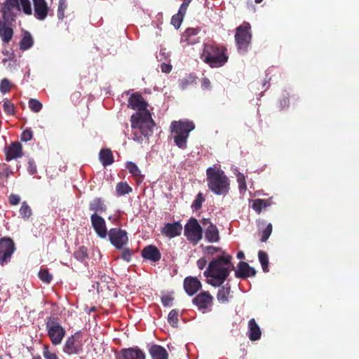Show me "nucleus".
Returning a JSON list of instances; mask_svg holds the SVG:
<instances>
[{
    "mask_svg": "<svg viewBox=\"0 0 359 359\" xmlns=\"http://www.w3.org/2000/svg\"><path fill=\"white\" fill-rule=\"evenodd\" d=\"M128 106L138 111L130 117L132 128L139 129L140 133L148 139L152 135L153 129L156 126L150 111L147 109L148 103L141 94L135 93L129 97Z\"/></svg>",
    "mask_w": 359,
    "mask_h": 359,
    "instance_id": "1",
    "label": "nucleus"
},
{
    "mask_svg": "<svg viewBox=\"0 0 359 359\" xmlns=\"http://www.w3.org/2000/svg\"><path fill=\"white\" fill-rule=\"evenodd\" d=\"M231 259L230 255H221L209 263L208 269L204 271V276L210 278L208 280L210 285L219 287L224 283L231 271L235 270Z\"/></svg>",
    "mask_w": 359,
    "mask_h": 359,
    "instance_id": "2",
    "label": "nucleus"
},
{
    "mask_svg": "<svg viewBox=\"0 0 359 359\" xmlns=\"http://www.w3.org/2000/svg\"><path fill=\"white\" fill-rule=\"evenodd\" d=\"M200 57L211 68L223 67L229 60L227 48L215 42L203 43Z\"/></svg>",
    "mask_w": 359,
    "mask_h": 359,
    "instance_id": "3",
    "label": "nucleus"
},
{
    "mask_svg": "<svg viewBox=\"0 0 359 359\" xmlns=\"http://www.w3.org/2000/svg\"><path fill=\"white\" fill-rule=\"evenodd\" d=\"M208 189L216 195H226L230 190V180L219 167L214 165L206 170Z\"/></svg>",
    "mask_w": 359,
    "mask_h": 359,
    "instance_id": "4",
    "label": "nucleus"
},
{
    "mask_svg": "<svg viewBox=\"0 0 359 359\" xmlns=\"http://www.w3.org/2000/svg\"><path fill=\"white\" fill-rule=\"evenodd\" d=\"M195 128V125L190 121H174L171 123L170 130L174 134L175 144L180 149L187 147V139L189 133Z\"/></svg>",
    "mask_w": 359,
    "mask_h": 359,
    "instance_id": "5",
    "label": "nucleus"
},
{
    "mask_svg": "<svg viewBox=\"0 0 359 359\" xmlns=\"http://www.w3.org/2000/svg\"><path fill=\"white\" fill-rule=\"evenodd\" d=\"M250 29V24L245 22L236 29L235 41L238 51L241 54H244L248 51L252 39Z\"/></svg>",
    "mask_w": 359,
    "mask_h": 359,
    "instance_id": "6",
    "label": "nucleus"
},
{
    "mask_svg": "<svg viewBox=\"0 0 359 359\" xmlns=\"http://www.w3.org/2000/svg\"><path fill=\"white\" fill-rule=\"evenodd\" d=\"M46 329L52 344L55 346L60 344L66 332L58 320L53 317L48 318Z\"/></svg>",
    "mask_w": 359,
    "mask_h": 359,
    "instance_id": "7",
    "label": "nucleus"
},
{
    "mask_svg": "<svg viewBox=\"0 0 359 359\" xmlns=\"http://www.w3.org/2000/svg\"><path fill=\"white\" fill-rule=\"evenodd\" d=\"M203 229L198 220L191 217L184 226V234L194 245H197L203 238Z\"/></svg>",
    "mask_w": 359,
    "mask_h": 359,
    "instance_id": "8",
    "label": "nucleus"
},
{
    "mask_svg": "<svg viewBox=\"0 0 359 359\" xmlns=\"http://www.w3.org/2000/svg\"><path fill=\"white\" fill-rule=\"evenodd\" d=\"M214 298L208 291L198 293L192 299V303L203 313L210 312L212 309Z\"/></svg>",
    "mask_w": 359,
    "mask_h": 359,
    "instance_id": "9",
    "label": "nucleus"
},
{
    "mask_svg": "<svg viewBox=\"0 0 359 359\" xmlns=\"http://www.w3.org/2000/svg\"><path fill=\"white\" fill-rule=\"evenodd\" d=\"M83 351L82 334L76 332L69 337L63 346V351L67 355L79 354Z\"/></svg>",
    "mask_w": 359,
    "mask_h": 359,
    "instance_id": "10",
    "label": "nucleus"
},
{
    "mask_svg": "<svg viewBox=\"0 0 359 359\" xmlns=\"http://www.w3.org/2000/svg\"><path fill=\"white\" fill-rule=\"evenodd\" d=\"M1 18L15 21L20 12L19 0H5L1 7Z\"/></svg>",
    "mask_w": 359,
    "mask_h": 359,
    "instance_id": "11",
    "label": "nucleus"
},
{
    "mask_svg": "<svg viewBox=\"0 0 359 359\" xmlns=\"http://www.w3.org/2000/svg\"><path fill=\"white\" fill-rule=\"evenodd\" d=\"M15 244L10 238L0 239V264L4 265L11 261L15 251Z\"/></svg>",
    "mask_w": 359,
    "mask_h": 359,
    "instance_id": "12",
    "label": "nucleus"
},
{
    "mask_svg": "<svg viewBox=\"0 0 359 359\" xmlns=\"http://www.w3.org/2000/svg\"><path fill=\"white\" fill-rule=\"evenodd\" d=\"M111 243L118 250L123 249L128 241L127 232L119 228H112L109 231Z\"/></svg>",
    "mask_w": 359,
    "mask_h": 359,
    "instance_id": "13",
    "label": "nucleus"
},
{
    "mask_svg": "<svg viewBox=\"0 0 359 359\" xmlns=\"http://www.w3.org/2000/svg\"><path fill=\"white\" fill-rule=\"evenodd\" d=\"M15 21L7 19H0V38L3 43H8L13 36V23Z\"/></svg>",
    "mask_w": 359,
    "mask_h": 359,
    "instance_id": "14",
    "label": "nucleus"
},
{
    "mask_svg": "<svg viewBox=\"0 0 359 359\" xmlns=\"http://www.w3.org/2000/svg\"><path fill=\"white\" fill-rule=\"evenodd\" d=\"M91 224L95 233L102 238H106L107 229L104 218L97 214L90 215Z\"/></svg>",
    "mask_w": 359,
    "mask_h": 359,
    "instance_id": "15",
    "label": "nucleus"
},
{
    "mask_svg": "<svg viewBox=\"0 0 359 359\" xmlns=\"http://www.w3.org/2000/svg\"><path fill=\"white\" fill-rule=\"evenodd\" d=\"M256 270L250 266L248 263L241 261L237 264V269L235 270V276L240 279H246L255 276Z\"/></svg>",
    "mask_w": 359,
    "mask_h": 359,
    "instance_id": "16",
    "label": "nucleus"
},
{
    "mask_svg": "<svg viewBox=\"0 0 359 359\" xmlns=\"http://www.w3.org/2000/svg\"><path fill=\"white\" fill-rule=\"evenodd\" d=\"M182 229L183 227L181 223L180 222H175L173 223H166L161 232L163 236L172 238L180 236Z\"/></svg>",
    "mask_w": 359,
    "mask_h": 359,
    "instance_id": "17",
    "label": "nucleus"
},
{
    "mask_svg": "<svg viewBox=\"0 0 359 359\" xmlns=\"http://www.w3.org/2000/svg\"><path fill=\"white\" fill-rule=\"evenodd\" d=\"M200 28H187L182 35L181 41L185 46L194 45L200 42V37L198 36Z\"/></svg>",
    "mask_w": 359,
    "mask_h": 359,
    "instance_id": "18",
    "label": "nucleus"
},
{
    "mask_svg": "<svg viewBox=\"0 0 359 359\" xmlns=\"http://www.w3.org/2000/svg\"><path fill=\"white\" fill-rule=\"evenodd\" d=\"M22 147L19 142H13L5 147L6 160L10 161L22 156Z\"/></svg>",
    "mask_w": 359,
    "mask_h": 359,
    "instance_id": "19",
    "label": "nucleus"
},
{
    "mask_svg": "<svg viewBox=\"0 0 359 359\" xmlns=\"http://www.w3.org/2000/svg\"><path fill=\"white\" fill-rule=\"evenodd\" d=\"M145 353L139 348L123 349L116 356V359H145Z\"/></svg>",
    "mask_w": 359,
    "mask_h": 359,
    "instance_id": "20",
    "label": "nucleus"
},
{
    "mask_svg": "<svg viewBox=\"0 0 359 359\" xmlns=\"http://www.w3.org/2000/svg\"><path fill=\"white\" fill-rule=\"evenodd\" d=\"M142 257L148 261L157 262L161 259V253L158 248L154 245L144 247L141 252Z\"/></svg>",
    "mask_w": 359,
    "mask_h": 359,
    "instance_id": "21",
    "label": "nucleus"
},
{
    "mask_svg": "<svg viewBox=\"0 0 359 359\" xmlns=\"http://www.w3.org/2000/svg\"><path fill=\"white\" fill-rule=\"evenodd\" d=\"M201 287L202 284L196 277L188 276L184 280V289L189 296L195 294Z\"/></svg>",
    "mask_w": 359,
    "mask_h": 359,
    "instance_id": "22",
    "label": "nucleus"
},
{
    "mask_svg": "<svg viewBox=\"0 0 359 359\" xmlns=\"http://www.w3.org/2000/svg\"><path fill=\"white\" fill-rule=\"evenodd\" d=\"M34 4V16L39 20L46 18L49 8L46 0H32Z\"/></svg>",
    "mask_w": 359,
    "mask_h": 359,
    "instance_id": "23",
    "label": "nucleus"
},
{
    "mask_svg": "<svg viewBox=\"0 0 359 359\" xmlns=\"http://www.w3.org/2000/svg\"><path fill=\"white\" fill-rule=\"evenodd\" d=\"M88 208L93 211V214H102L107 210V206L104 203V199L100 197H95L89 203Z\"/></svg>",
    "mask_w": 359,
    "mask_h": 359,
    "instance_id": "24",
    "label": "nucleus"
},
{
    "mask_svg": "<svg viewBox=\"0 0 359 359\" xmlns=\"http://www.w3.org/2000/svg\"><path fill=\"white\" fill-rule=\"evenodd\" d=\"M151 359H168V353L162 346L152 344L149 348Z\"/></svg>",
    "mask_w": 359,
    "mask_h": 359,
    "instance_id": "25",
    "label": "nucleus"
},
{
    "mask_svg": "<svg viewBox=\"0 0 359 359\" xmlns=\"http://www.w3.org/2000/svg\"><path fill=\"white\" fill-rule=\"evenodd\" d=\"M248 335L249 339L252 341H257L261 338L262 331L255 318H251L248 321Z\"/></svg>",
    "mask_w": 359,
    "mask_h": 359,
    "instance_id": "26",
    "label": "nucleus"
},
{
    "mask_svg": "<svg viewBox=\"0 0 359 359\" xmlns=\"http://www.w3.org/2000/svg\"><path fill=\"white\" fill-rule=\"evenodd\" d=\"M205 239L210 243L217 242L219 240V231L216 225L210 222L205 231Z\"/></svg>",
    "mask_w": 359,
    "mask_h": 359,
    "instance_id": "27",
    "label": "nucleus"
},
{
    "mask_svg": "<svg viewBox=\"0 0 359 359\" xmlns=\"http://www.w3.org/2000/svg\"><path fill=\"white\" fill-rule=\"evenodd\" d=\"M99 160L104 167L111 165L114 159L111 149H102L99 153Z\"/></svg>",
    "mask_w": 359,
    "mask_h": 359,
    "instance_id": "28",
    "label": "nucleus"
},
{
    "mask_svg": "<svg viewBox=\"0 0 359 359\" xmlns=\"http://www.w3.org/2000/svg\"><path fill=\"white\" fill-rule=\"evenodd\" d=\"M34 39L28 31H25L19 43L20 49L22 51L27 50L32 47Z\"/></svg>",
    "mask_w": 359,
    "mask_h": 359,
    "instance_id": "29",
    "label": "nucleus"
},
{
    "mask_svg": "<svg viewBox=\"0 0 359 359\" xmlns=\"http://www.w3.org/2000/svg\"><path fill=\"white\" fill-rule=\"evenodd\" d=\"M231 287L229 284L222 286L217 294V299L219 303H226L229 302L230 297Z\"/></svg>",
    "mask_w": 359,
    "mask_h": 359,
    "instance_id": "30",
    "label": "nucleus"
},
{
    "mask_svg": "<svg viewBox=\"0 0 359 359\" xmlns=\"http://www.w3.org/2000/svg\"><path fill=\"white\" fill-rule=\"evenodd\" d=\"M132 188L126 182H118L116 186V191L118 196L128 194L132 192Z\"/></svg>",
    "mask_w": 359,
    "mask_h": 359,
    "instance_id": "31",
    "label": "nucleus"
},
{
    "mask_svg": "<svg viewBox=\"0 0 359 359\" xmlns=\"http://www.w3.org/2000/svg\"><path fill=\"white\" fill-rule=\"evenodd\" d=\"M20 215L25 220L28 219L32 215V210L26 201H23L19 210Z\"/></svg>",
    "mask_w": 359,
    "mask_h": 359,
    "instance_id": "32",
    "label": "nucleus"
},
{
    "mask_svg": "<svg viewBox=\"0 0 359 359\" xmlns=\"http://www.w3.org/2000/svg\"><path fill=\"white\" fill-rule=\"evenodd\" d=\"M259 261L262 265L264 272L269 271V258L268 255L264 251L260 250L258 252Z\"/></svg>",
    "mask_w": 359,
    "mask_h": 359,
    "instance_id": "33",
    "label": "nucleus"
},
{
    "mask_svg": "<svg viewBox=\"0 0 359 359\" xmlns=\"http://www.w3.org/2000/svg\"><path fill=\"white\" fill-rule=\"evenodd\" d=\"M179 311L177 309H172L170 311L168 316V321L169 324L173 327H178Z\"/></svg>",
    "mask_w": 359,
    "mask_h": 359,
    "instance_id": "34",
    "label": "nucleus"
},
{
    "mask_svg": "<svg viewBox=\"0 0 359 359\" xmlns=\"http://www.w3.org/2000/svg\"><path fill=\"white\" fill-rule=\"evenodd\" d=\"M74 257L79 262H83L88 256L87 248L81 246L74 253Z\"/></svg>",
    "mask_w": 359,
    "mask_h": 359,
    "instance_id": "35",
    "label": "nucleus"
},
{
    "mask_svg": "<svg viewBox=\"0 0 359 359\" xmlns=\"http://www.w3.org/2000/svg\"><path fill=\"white\" fill-rule=\"evenodd\" d=\"M39 278L43 283L49 284L53 279V276L47 269H41L39 272Z\"/></svg>",
    "mask_w": 359,
    "mask_h": 359,
    "instance_id": "36",
    "label": "nucleus"
},
{
    "mask_svg": "<svg viewBox=\"0 0 359 359\" xmlns=\"http://www.w3.org/2000/svg\"><path fill=\"white\" fill-rule=\"evenodd\" d=\"M28 104L30 110L34 113L39 112L43 107L41 102L39 100L34 98L29 99Z\"/></svg>",
    "mask_w": 359,
    "mask_h": 359,
    "instance_id": "37",
    "label": "nucleus"
},
{
    "mask_svg": "<svg viewBox=\"0 0 359 359\" xmlns=\"http://www.w3.org/2000/svg\"><path fill=\"white\" fill-rule=\"evenodd\" d=\"M126 168L128 170L129 172L135 177H141V171L137 167V165L133 162H128L126 163Z\"/></svg>",
    "mask_w": 359,
    "mask_h": 359,
    "instance_id": "38",
    "label": "nucleus"
},
{
    "mask_svg": "<svg viewBox=\"0 0 359 359\" xmlns=\"http://www.w3.org/2000/svg\"><path fill=\"white\" fill-rule=\"evenodd\" d=\"M269 205L266 200L264 199H256L254 201L252 204V208L259 214L262 212L263 208H266Z\"/></svg>",
    "mask_w": 359,
    "mask_h": 359,
    "instance_id": "39",
    "label": "nucleus"
},
{
    "mask_svg": "<svg viewBox=\"0 0 359 359\" xmlns=\"http://www.w3.org/2000/svg\"><path fill=\"white\" fill-rule=\"evenodd\" d=\"M3 108L4 112L7 115H14L15 114V105L14 104L8 99L4 100Z\"/></svg>",
    "mask_w": 359,
    "mask_h": 359,
    "instance_id": "40",
    "label": "nucleus"
},
{
    "mask_svg": "<svg viewBox=\"0 0 359 359\" xmlns=\"http://www.w3.org/2000/svg\"><path fill=\"white\" fill-rule=\"evenodd\" d=\"M205 201V198L203 196V194L202 193H198L194 201V203L191 205V207L195 210H198L201 208L203 203Z\"/></svg>",
    "mask_w": 359,
    "mask_h": 359,
    "instance_id": "41",
    "label": "nucleus"
},
{
    "mask_svg": "<svg viewBox=\"0 0 359 359\" xmlns=\"http://www.w3.org/2000/svg\"><path fill=\"white\" fill-rule=\"evenodd\" d=\"M19 4L20 7H22L25 14L29 15L32 13L31 3L29 0H19Z\"/></svg>",
    "mask_w": 359,
    "mask_h": 359,
    "instance_id": "42",
    "label": "nucleus"
},
{
    "mask_svg": "<svg viewBox=\"0 0 359 359\" xmlns=\"http://www.w3.org/2000/svg\"><path fill=\"white\" fill-rule=\"evenodd\" d=\"M273 226L271 223L268 224L266 228L262 231L261 242L265 243L272 233Z\"/></svg>",
    "mask_w": 359,
    "mask_h": 359,
    "instance_id": "43",
    "label": "nucleus"
},
{
    "mask_svg": "<svg viewBox=\"0 0 359 359\" xmlns=\"http://www.w3.org/2000/svg\"><path fill=\"white\" fill-rule=\"evenodd\" d=\"M11 86L10 81L7 79H3L0 83V91L5 94L11 90Z\"/></svg>",
    "mask_w": 359,
    "mask_h": 359,
    "instance_id": "44",
    "label": "nucleus"
},
{
    "mask_svg": "<svg viewBox=\"0 0 359 359\" xmlns=\"http://www.w3.org/2000/svg\"><path fill=\"white\" fill-rule=\"evenodd\" d=\"M183 20V14L177 13L174 15L171 18V24L177 29H178Z\"/></svg>",
    "mask_w": 359,
    "mask_h": 359,
    "instance_id": "45",
    "label": "nucleus"
},
{
    "mask_svg": "<svg viewBox=\"0 0 359 359\" xmlns=\"http://www.w3.org/2000/svg\"><path fill=\"white\" fill-rule=\"evenodd\" d=\"M43 355L45 359H59L55 353H52L49 351L48 345H44L43 347Z\"/></svg>",
    "mask_w": 359,
    "mask_h": 359,
    "instance_id": "46",
    "label": "nucleus"
},
{
    "mask_svg": "<svg viewBox=\"0 0 359 359\" xmlns=\"http://www.w3.org/2000/svg\"><path fill=\"white\" fill-rule=\"evenodd\" d=\"M33 137V132L32 130L29 128V129H26L25 130L21 135H20V140L22 141V142H27V141H29L32 139Z\"/></svg>",
    "mask_w": 359,
    "mask_h": 359,
    "instance_id": "47",
    "label": "nucleus"
},
{
    "mask_svg": "<svg viewBox=\"0 0 359 359\" xmlns=\"http://www.w3.org/2000/svg\"><path fill=\"white\" fill-rule=\"evenodd\" d=\"M27 170L32 175H34L37 172L36 165L35 161L33 159H29L28 161Z\"/></svg>",
    "mask_w": 359,
    "mask_h": 359,
    "instance_id": "48",
    "label": "nucleus"
},
{
    "mask_svg": "<svg viewBox=\"0 0 359 359\" xmlns=\"http://www.w3.org/2000/svg\"><path fill=\"white\" fill-rule=\"evenodd\" d=\"M195 81L194 77L189 76V78H184L180 81V86L182 89L187 88L189 85Z\"/></svg>",
    "mask_w": 359,
    "mask_h": 359,
    "instance_id": "49",
    "label": "nucleus"
},
{
    "mask_svg": "<svg viewBox=\"0 0 359 359\" xmlns=\"http://www.w3.org/2000/svg\"><path fill=\"white\" fill-rule=\"evenodd\" d=\"M238 183L239 186L240 191H245L247 189L246 183H245V177L243 175L240 174L238 176Z\"/></svg>",
    "mask_w": 359,
    "mask_h": 359,
    "instance_id": "50",
    "label": "nucleus"
},
{
    "mask_svg": "<svg viewBox=\"0 0 359 359\" xmlns=\"http://www.w3.org/2000/svg\"><path fill=\"white\" fill-rule=\"evenodd\" d=\"M132 252L130 249L128 248H124L122 251V254H121V258L129 262H130L131 260V258H132Z\"/></svg>",
    "mask_w": 359,
    "mask_h": 359,
    "instance_id": "51",
    "label": "nucleus"
},
{
    "mask_svg": "<svg viewBox=\"0 0 359 359\" xmlns=\"http://www.w3.org/2000/svg\"><path fill=\"white\" fill-rule=\"evenodd\" d=\"M174 298L170 294H165L161 297V302L164 306H170Z\"/></svg>",
    "mask_w": 359,
    "mask_h": 359,
    "instance_id": "52",
    "label": "nucleus"
},
{
    "mask_svg": "<svg viewBox=\"0 0 359 359\" xmlns=\"http://www.w3.org/2000/svg\"><path fill=\"white\" fill-rule=\"evenodd\" d=\"M201 88L203 90H210L211 89V82L209 79L204 77L202 78L201 80Z\"/></svg>",
    "mask_w": 359,
    "mask_h": 359,
    "instance_id": "53",
    "label": "nucleus"
},
{
    "mask_svg": "<svg viewBox=\"0 0 359 359\" xmlns=\"http://www.w3.org/2000/svg\"><path fill=\"white\" fill-rule=\"evenodd\" d=\"M8 201L11 205H16L20 203V197L17 194H12L8 197Z\"/></svg>",
    "mask_w": 359,
    "mask_h": 359,
    "instance_id": "54",
    "label": "nucleus"
},
{
    "mask_svg": "<svg viewBox=\"0 0 359 359\" xmlns=\"http://www.w3.org/2000/svg\"><path fill=\"white\" fill-rule=\"evenodd\" d=\"M204 251L210 255H214L217 252H221L222 248L210 245V246L205 247L204 249Z\"/></svg>",
    "mask_w": 359,
    "mask_h": 359,
    "instance_id": "55",
    "label": "nucleus"
},
{
    "mask_svg": "<svg viewBox=\"0 0 359 359\" xmlns=\"http://www.w3.org/2000/svg\"><path fill=\"white\" fill-rule=\"evenodd\" d=\"M197 266L198 267L199 269H203L205 268V266H206L207 264V260L205 259V258L204 257H202V258H200L198 261H197Z\"/></svg>",
    "mask_w": 359,
    "mask_h": 359,
    "instance_id": "56",
    "label": "nucleus"
},
{
    "mask_svg": "<svg viewBox=\"0 0 359 359\" xmlns=\"http://www.w3.org/2000/svg\"><path fill=\"white\" fill-rule=\"evenodd\" d=\"M161 71L164 73H169L172 69V66L166 63H162L161 65Z\"/></svg>",
    "mask_w": 359,
    "mask_h": 359,
    "instance_id": "57",
    "label": "nucleus"
},
{
    "mask_svg": "<svg viewBox=\"0 0 359 359\" xmlns=\"http://www.w3.org/2000/svg\"><path fill=\"white\" fill-rule=\"evenodd\" d=\"M189 4L185 2L184 1H183V3L182 4L180 8V10H179V13L180 14H183V15L185 14L186 13V11L187 9V7L189 6Z\"/></svg>",
    "mask_w": 359,
    "mask_h": 359,
    "instance_id": "58",
    "label": "nucleus"
},
{
    "mask_svg": "<svg viewBox=\"0 0 359 359\" xmlns=\"http://www.w3.org/2000/svg\"><path fill=\"white\" fill-rule=\"evenodd\" d=\"M67 7L66 0H60L58 4L59 10H65Z\"/></svg>",
    "mask_w": 359,
    "mask_h": 359,
    "instance_id": "59",
    "label": "nucleus"
},
{
    "mask_svg": "<svg viewBox=\"0 0 359 359\" xmlns=\"http://www.w3.org/2000/svg\"><path fill=\"white\" fill-rule=\"evenodd\" d=\"M57 17L60 20H62L65 17V10L57 9Z\"/></svg>",
    "mask_w": 359,
    "mask_h": 359,
    "instance_id": "60",
    "label": "nucleus"
},
{
    "mask_svg": "<svg viewBox=\"0 0 359 359\" xmlns=\"http://www.w3.org/2000/svg\"><path fill=\"white\" fill-rule=\"evenodd\" d=\"M134 140L138 142H142V137L141 135H137V133H135L134 134Z\"/></svg>",
    "mask_w": 359,
    "mask_h": 359,
    "instance_id": "61",
    "label": "nucleus"
},
{
    "mask_svg": "<svg viewBox=\"0 0 359 359\" xmlns=\"http://www.w3.org/2000/svg\"><path fill=\"white\" fill-rule=\"evenodd\" d=\"M134 140L138 142H142V137L141 135H137V133H135L134 134Z\"/></svg>",
    "mask_w": 359,
    "mask_h": 359,
    "instance_id": "62",
    "label": "nucleus"
},
{
    "mask_svg": "<svg viewBox=\"0 0 359 359\" xmlns=\"http://www.w3.org/2000/svg\"><path fill=\"white\" fill-rule=\"evenodd\" d=\"M11 173V172L8 171V169L7 168L4 172L0 173V177H2L3 176H5L6 177H8Z\"/></svg>",
    "mask_w": 359,
    "mask_h": 359,
    "instance_id": "63",
    "label": "nucleus"
},
{
    "mask_svg": "<svg viewBox=\"0 0 359 359\" xmlns=\"http://www.w3.org/2000/svg\"><path fill=\"white\" fill-rule=\"evenodd\" d=\"M237 258L239 259H243L245 258V254L242 251H239L238 253H237Z\"/></svg>",
    "mask_w": 359,
    "mask_h": 359,
    "instance_id": "64",
    "label": "nucleus"
}]
</instances>
